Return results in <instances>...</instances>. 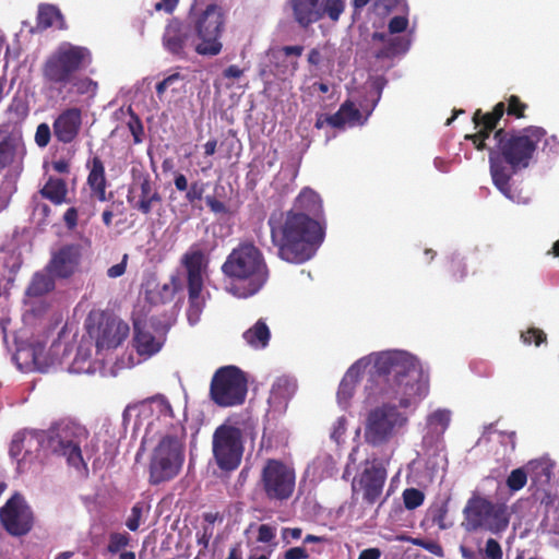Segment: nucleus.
Listing matches in <instances>:
<instances>
[{"label":"nucleus","mask_w":559,"mask_h":559,"mask_svg":"<svg viewBox=\"0 0 559 559\" xmlns=\"http://www.w3.org/2000/svg\"><path fill=\"white\" fill-rule=\"evenodd\" d=\"M530 469L535 474L536 478L544 477L545 481H549L551 476V467L545 461H532L528 463Z\"/></svg>","instance_id":"48"},{"label":"nucleus","mask_w":559,"mask_h":559,"mask_svg":"<svg viewBox=\"0 0 559 559\" xmlns=\"http://www.w3.org/2000/svg\"><path fill=\"white\" fill-rule=\"evenodd\" d=\"M225 13L221 5L211 3L199 13L191 26L194 34V51L203 57L218 56L223 50Z\"/></svg>","instance_id":"7"},{"label":"nucleus","mask_w":559,"mask_h":559,"mask_svg":"<svg viewBox=\"0 0 559 559\" xmlns=\"http://www.w3.org/2000/svg\"><path fill=\"white\" fill-rule=\"evenodd\" d=\"M527 104L521 100L516 95H511L508 98V105L503 102L496 104L491 111L483 112L481 109H477L473 115V123L476 132L473 134H466L465 139L471 141L477 151H484L487 147L486 140L489 139L504 112L508 116H512L516 119L525 117V110Z\"/></svg>","instance_id":"10"},{"label":"nucleus","mask_w":559,"mask_h":559,"mask_svg":"<svg viewBox=\"0 0 559 559\" xmlns=\"http://www.w3.org/2000/svg\"><path fill=\"white\" fill-rule=\"evenodd\" d=\"M50 139H51L50 127L46 122L39 123L36 128L35 136H34L36 145L38 147L44 148L49 144Z\"/></svg>","instance_id":"47"},{"label":"nucleus","mask_w":559,"mask_h":559,"mask_svg":"<svg viewBox=\"0 0 559 559\" xmlns=\"http://www.w3.org/2000/svg\"><path fill=\"white\" fill-rule=\"evenodd\" d=\"M259 486L269 501L285 502L295 492V468L280 459H267L261 468Z\"/></svg>","instance_id":"11"},{"label":"nucleus","mask_w":559,"mask_h":559,"mask_svg":"<svg viewBox=\"0 0 559 559\" xmlns=\"http://www.w3.org/2000/svg\"><path fill=\"white\" fill-rule=\"evenodd\" d=\"M90 173L87 175V185L90 189L107 186L105 166L99 156H93L87 162Z\"/></svg>","instance_id":"38"},{"label":"nucleus","mask_w":559,"mask_h":559,"mask_svg":"<svg viewBox=\"0 0 559 559\" xmlns=\"http://www.w3.org/2000/svg\"><path fill=\"white\" fill-rule=\"evenodd\" d=\"M309 554L304 547H293L284 552V559H308Z\"/></svg>","instance_id":"58"},{"label":"nucleus","mask_w":559,"mask_h":559,"mask_svg":"<svg viewBox=\"0 0 559 559\" xmlns=\"http://www.w3.org/2000/svg\"><path fill=\"white\" fill-rule=\"evenodd\" d=\"M304 49L301 45L283 46L278 50V55L283 56V59L275 64L276 74L285 79L294 76L299 68L298 58L302 55Z\"/></svg>","instance_id":"31"},{"label":"nucleus","mask_w":559,"mask_h":559,"mask_svg":"<svg viewBox=\"0 0 559 559\" xmlns=\"http://www.w3.org/2000/svg\"><path fill=\"white\" fill-rule=\"evenodd\" d=\"M81 260V246L68 243L51 253L46 271L56 278L67 280L79 271Z\"/></svg>","instance_id":"23"},{"label":"nucleus","mask_w":559,"mask_h":559,"mask_svg":"<svg viewBox=\"0 0 559 559\" xmlns=\"http://www.w3.org/2000/svg\"><path fill=\"white\" fill-rule=\"evenodd\" d=\"M484 552H485V556L487 559H502L501 546L493 538H489L486 542V547H485Z\"/></svg>","instance_id":"51"},{"label":"nucleus","mask_w":559,"mask_h":559,"mask_svg":"<svg viewBox=\"0 0 559 559\" xmlns=\"http://www.w3.org/2000/svg\"><path fill=\"white\" fill-rule=\"evenodd\" d=\"M341 107H347L344 111V119L347 123H354L360 119V111L355 107L354 103L346 100Z\"/></svg>","instance_id":"56"},{"label":"nucleus","mask_w":559,"mask_h":559,"mask_svg":"<svg viewBox=\"0 0 559 559\" xmlns=\"http://www.w3.org/2000/svg\"><path fill=\"white\" fill-rule=\"evenodd\" d=\"M0 524L14 537L25 536L33 530L35 514L22 493L14 492L0 508Z\"/></svg>","instance_id":"16"},{"label":"nucleus","mask_w":559,"mask_h":559,"mask_svg":"<svg viewBox=\"0 0 559 559\" xmlns=\"http://www.w3.org/2000/svg\"><path fill=\"white\" fill-rule=\"evenodd\" d=\"M128 254H123L121 262L110 266L107 270V276L110 278H117L122 276L127 270Z\"/></svg>","instance_id":"57"},{"label":"nucleus","mask_w":559,"mask_h":559,"mask_svg":"<svg viewBox=\"0 0 559 559\" xmlns=\"http://www.w3.org/2000/svg\"><path fill=\"white\" fill-rule=\"evenodd\" d=\"M495 145L487 146L489 169L495 187L508 199L515 201L512 176L526 168L545 131L539 127L522 130H493Z\"/></svg>","instance_id":"3"},{"label":"nucleus","mask_w":559,"mask_h":559,"mask_svg":"<svg viewBox=\"0 0 559 559\" xmlns=\"http://www.w3.org/2000/svg\"><path fill=\"white\" fill-rule=\"evenodd\" d=\"M414 544L420 546L421 548L426 549L427 551L435 556H443V548L438 542L419 539L415 540Z\"/></svg>","instance_id":"54"},{"label":"nucleus","mask_w":559,"mask_h":559,"mask_svg":"<svg viewBox=\"0 0 559 559\" xmlns=\"http://www.w3.org/2000/svg\"><path fill=\"white\" fill-rule=\"evenodd\" d=\"M307 60H308L309 64L318 67L323 60V55H322L321 49L312 48L308 53Z\"/></svg>","instance_id":"63"},{"label":"nucleus","mask_w":559,"mask_h":559,"mask_svg":"<svg viewBox=\"0 0 559 559\" xmlns=\"http://www.w3.org/2000/svg\"><path fill=\"white\" fill-rule=\"evenodd\" d=\"M82 127V111L78 107L62 110L53 120L52 131L58 142L72 143L79 135Z\"/></svg>","instance_id":"24"},{"label":"nucleus","mask_w":559,"mask_h":559,"mask_svg":"<svg viewBox=\"0 0 559 559\" xmlns=\"http://www.w3.org/2000/svg\"><path fill=\"white\" fill-rule=\"evenodd\" d=\"M183 461V445L180 439L174 435H165L153 450L150 460V483L159 485L175 478Z\"/></svg>","instance_id":"9"},{"label":"nucleus","mask_w":559,"mask_h":559,"mask_svg":"<svg viewBox=\"0 0 559 559\" xmlns=\"http://www.w3.org/2000/svg\"><path fill=\"white\" fill-rule=\"evenodd\" d=\"M144 404L148 405L152 412H157L164 418H174L173 407L166 396L157 394L147 399Z\"/></svg>","instance_id":"40"},{"label":"nucleus","mask_w":559,"mask_h":559,"mask_svg":"<svg viewBox=\"0 0 559 559\" xmlns=\"http://www.w3.org/2000/svg\"><path fill=\"white\" fill-rule=\"evenodd\" d=\"M230 281L227 292L238 298L255 295L266 284L270 270L263 252L252 241H241L221 266Z\"/></svg>","instance_id":"5"},{"label":"nucleus","mask_w":559,"mask_h":559,"mask_svg":"<svg viewBox=\"0 0 559 559\" xmlns=\"http://www.w3.org/2000/svg\"><path fill=\"white\" fill-rule=\"evenodd\" d=\"M267 225L271 241L283 261L300 264L310 260L324 239L320 223L295 211H274Z\"/></svg>","instance_id":"4"},{"label":"nucleus","mask_w":559,"mask_h":559,"mask_svg":"<svg viewBox=\"0 0 559 559\" xmlns=\"http://www.w3.org/2000/svg\"><path fill=\"white\" fill-rule=\"evenodd\" d=\"M45 441V431L24 429L14 433L9 453L11 457L16 460L20 472L25 469L27 461L37 456Z\"/></svg>","instance_id":"22"},{"label":"nucleus","mask_w":559,"mask_h":559,"mask_svg":"<svg viewBox=\"0 0 559 559\" xmlns=\"http://www.w3.org/2000/svg\"><path fill=\"white\" fill-rule=\"evenodd\" d=\"M155 332L153 323L134 322L133 346L140 356L151 357L162 349L164 338L162 335L157 336Z\"/></svg>","instance_id":"25"},{"label":"nucleus","mask_w":559,"mask_h":559,"mask_svg":"<svg viewBox=\"0 0 559 559\" xmlns=\"http://www.w3.org/2000/svg\"><path fill=\"white\" fill-rule=\"evenodd\" d=\"M248 380L246 373L236 366L218 368L211 381L210 396L222 407L241 405L247 396Z\"/></svg>","instance_id":"12"},{"label":"nucleus","mask_w":559,"mask_h":559,"mask_svg":"<svg viewBox=\"0 0 559 559\" xmlns=\"http://www.w3.org/2000/svg\"><path fill=\"white\" fill-rule=\"evenodd\" d=\"M407 26H408L407 17L401 16V15L392 17L388 25L389 33L391 35L400 34V33L404 32L407 28Z\"/></svg>","instance_id":"52"},{"label":"nucleus","mask_w":559,"mask_h":559,"mask_svg":"<svg viewBox=\"0 0 559 559\" xmlns=\"http://www.w3.org/2000/svg\"><path fill=\"white\" fill-rule=\"evenodd\" d=\"M181 264L187 272L188 318L191 321L192 317H199L203 307L201 293L203 289V269L205 267L204 252L198 246H192L182 255Z\"/></svg>","instance_id":"15"},{"label":"nucleus","mask_w":559,"mask_h":559,"mask_svg":"<svg viewBox=\"0 0 559 559\" xmlns=\"http://www.w3.org/2000/svg\"><path fill=\"white\" fill-rule=\"evenodd\" d=\"M521 340L525 345L535 344L536 346H539L547 342V335L538 328H528L526 331L521 333Z\"/></svg>","instance_id":"44"},{"label":"nucleus","mask_w":559,"mask_h":559,"mask_svg":"<svg viewBox=\"0 0 559 559\" xmlns=\"http://www.w3.org/2000/svg\"><path fill=\"white\" fill-rule=\"evenodd\" d=\"M542 504H545V516L543 520L545 528L550 533L559 535V499L545 493Z\"/></svg>","instance_id":"34"},{"label":"nucleus","mask_w":559,"mask_h":559,"mask_svg":"<svg viewBox=\"0 0 559 559\" xmlns=\"http://www.w3.org/2000/svg\"><path fill=\"white\" fill-rule=\"evenodd\" d=\"M509 524V512L504 503H492L491 510L483 528L492 533L504 531Z\"/></svg>","instance_id":"33"},{"label":"nucleus","mask_w":559,"mask_h":559,"mask_svg":"<svg viewBox=\"0 0 559 559\" xmlns=\"http://www.w3.org/2000/svg\"><path fill=\"white\" fill-rule=\"evenodd\" d=\"M294 21L299 27L307 29L324 16L338 22L345 11V0H289Z\"/></svg>","instance_id":"14"},{"label":"nucleus","mask_w":559,"mask_h":559,"mask_svg":"<svg viewBox=\"0 0 559 559\" xmlns=\"http://www.w3.org/2000/svg\"><path fill=\"white\" fill-rule=\"evenodd\" d=\"M242 432L228 424L219 425L212 437V452L216 465L224 472L239 467L243 455Z\"/></svg>","instance_id":"13"},{"label":"nucleus","mask_w":559,"mask_h":559,"mask_svg":"<svg viewBox=\"0 0 559 559\" xmlns=\"http://www.w3.org/2000/svg\"><path fill=\"white\" fill-rule=\"evenodd\" d=\"M128 111L130 115V119L128 121V128H129L131 134L133 135L134 143L135 144L141 143L142 136L144 133L143 123H142L140 117L132 110L131 107H129Z\"/></svg>","instance_id":"45"},{"label":"nucleus","mask_w":559,"mask_h":559,"mask_svg":"<svg viewBox=\"0 0 559 559\" xmlns=\"http://www.w3.org/2000/svg\"><path fill=\"white\" fill-rule=\"evenodd\" d=\"M289 211H295L317 219L322 214V200L320 195L310 188H304L294 201Z\"/></svg>","instance_id":"30"},{"label":"nucleus","mask_w":559,"mask_h":559,"mask_svg":"<svg viewBox=\"0 0 559 559\" xmlns=\"http://www.w3.org/2000/svg\"><path fill=\"white\" fill-rule=\"evenodd\" d=\"M127 201L142 215L148 216L163 207V195L148 175L141 176L128 190Z\"/></svg>","instance_id":"20"},{"label":"nucleus","mask_w":559,"mask_h":559,"mask_svg":"<svg viewBox=\"0 0 559 559\" xmlns=\"http://www.w3.org/2000/svg\"><path fill=\"white\" fill-rule=\"evenodd\" d=\"M27 154L21 127L11 121L0 123V170L12 168L17 175L24 169Z\"/></svg>","instance_id":"17"},{"label":"nucleus","mask_w":559,"mask_h":559,"mask_svg":"<svg viewBox=\"0 0 559 559\" xmlns=\"http://www.w3.org/2000/svg\"><path fill=\"white\" fill-rule=\"evenodd\" d=\"M372 362L371 373L384 378L386 388L381 394L386 399L399 400V406L407 408L412 399H421L428 393V376L420 361L404 350H385L353 364L343 377L338 390L340 402H347L354 394L362 371Z\"/></svg>","instance_id":"1"},{"label":"nucleus","mask_w":559,"mask_h":559,"mask_svg":"<svg viewBox=\"0 0 559 559\" xmlns=\"http://www.w3.org/2000/svg\"><path fill=\"white\" fill-rule=\"evenodd\" d=\"M9 115H13L15 122L13 126L21 127L20 124L27 118L29 114V106L27 102L21 97H13L7 109Z\"/></svg>","instance_id":"41"},{"label":"nucleus","mask_w":559,"mask_h":559,"mask_svg":"<svg viewBox=\"0 0 559 559\" xmlns=\"http://www.w3.org/2000/svg\"><path fill=\"white\" fill-rule=\"evenodd\" d=\"M142 511L143 509L140 503H136L132 507L131 514L126 522V525L130 531L135 532L139 528Z\"/></svg>","instance_id":"50"},{"label":"nucleus","mask_w":559,"mask_h":559,"mask_svg":"<svg viewBox=\"0 0 559 559\" xmlns=\"http://www.w3.org/2000/svg\"><path fill=\"white\" fill-rule=\"evenodd\" d=\"M39 193L53 204L60 205L67 198V183L61 178L49 177L45 186L39 190Z\"/></svg>","instance_id":"32"},{"label":"nucleus","mask_w":559,"mask_h":559,"mask_svg":"<svg viewBox=\"0 0 559 559\" xmlns=\"http://www.w3.org/2000/svg\"><path fill=\"white\" fill-rule=\"evenodd\" d=\"M276 536V528L269 524H261L258 528L257 542L269 544L274 540Z\"/></svg>","instance_id":"49"},{"label":"nucleus","mask_w":559,"mask_h":559,"mask_svg":"<svg viewBox=\"0 0 559 559\" xmlns=\"http://www.w3.org/2000/svg\"><path fill=\"white\" fill-rule=\"evenodd\" d=\"M50 27L64 31L68 28V25L63 14L57 5L40 3L37 8L36 26L31 28V33H41Z\"/></svg>","instance_id":"26"},{"label":"nucleus","mask_w":559,"mask_h":559,"mask_svg":"<svg viewBox=\"0 0 559 559\" xmlns=\"http://www.w3.org/2000/svg\"><path fill=\"white\" fill-rule=\"evenodd\" d=\"M447 272L453 283L462 282L467 275V263L464 257L453 254L448 261Z\"/></svg>","instance_id":"39"},{"label":"nucleus","mask_w":559,"mask_h":559,"mask_svg":"<svg viewBox=\"0 0 559 559\" xmlns=\"http://www.w3.org/2000/svg\"><path fill=\"white\" fill-rule=\"evenodd\" d=\"M91 62L92 55L86 47L68 41L61 43L40 66L45 94L60 97L62 100L73 96L94 98L98 83L90 76L79 75Z\"/></svg>","instance_id":"2"},{"label":"nucleus","mask_w":559,"mask_h":559,"mask_svg":"<svg viewBox=\"0 0 559 559\" xmlns=\"http://www.w3.org/2000/svg\"><path fill=\"white\" fill-rule=\"evenodd\" d=\"M45 435L47 447L52 453L66 457L67 463L75 469L87 468L82 454V445L84 444V449L87 451L90 432L84 426L61 420L52 425Z\"/></svg>","instance_id":"6"},{"label":"nucleus","mask_w":559,"mask_h":559,"mask_svg":"<svg viewBox=\"0 0 559 559\" xmlns=\"http://www.w3.org/2000/svg\"><path fill=\"white\" fill-rule=\"evenodd\" d=\"M460 550H461L462 557L464 559H480L481 558V551H476L466 546H461Z\"/></svg>","instance_id":"64"},{"label":"nucleus","mask_w":559,"mask_h":559,"mask_svg":"<svg viewBox=\"0 0 559 559\" xmlns=\"http://www.w3.org/2000/svg\"><path fill=\"white\" fill-rule=\"evenodd\" d=\"M270 337V329L262 319L243 333L245 341L254 348H264L269 344Z\"/></svg>","instance_id":"35"},{"label":"nucleus","mask_w":559,"mask_h":559,"mask_svg":"<svg viewBox=\"0 0 559 559\" xmlns=\"http://www.w3.org/2000/svg\"><path fill=\"white\" fill-rule=\"evenodd\" d=\"M63 221L68 228H74L78 225V210L69 207L63 215Z\"/></svg>","instance_id":"61"},{"label":"nucleus","mask_w":559,"mask_h":559,"mask_svg":"<svg viewBox=\"0 0 559 559\" xmlns=\"http://www.w3.org/2000/svg\"><path fill=\"white\" fill-rule=\"evenodd\" d=\"M130 543V535L128 533H111L107 545V550L110 554H117Z\"/></svg>","instance_id":"46"},{"label":"nucleus","mask_w":559,"mask_h":559,"mask_svg":"<svg viewBox=\"0 0 559 559\" xmlns=\"http://www.w3.org/2000/svg\"><path fill=\"white\" fill-rule=\"evenodd\" d=\"M163 48L177 59H186L190 48L194 49V34L190 23L170 19L162 36Z\"/></svg>","instance_id":"19"},{"label":"nucleus","mask_w":559,"mask_h":559,"mask_svg":"<svg viewBox=\"0 0 559 559\" xmlns=\"http://www.w3.org/2000/svg\"><path fill=\"white\" fill-rule=\"evenodd\" d=\"M386 480V471L381 465L366 467L352 481L353 496L361 493L362 501L368 506L379 503L381 507L386 497L382 498Z\"/></svg>","instance_id":"18"},{"label":"nucleus","mask_w":559,"mask_h":559,"mask_svg":"<svg viewBox=\"0 0 559 559\" xmlns=\"http://www.w3.org/2000/svg\"><path fill=\"white\" fill-rule=\"evenodd\" d=\"M408 418L399 406L382 403L370 409L365 421V441L371 447L389 443L406 426Z\"/></svg>","instance_id":"8"},{"label":"nucleus","mask_w":559,"mask_h":559,"mask_svg":"<svg viewBox=\"0 0 559 559\" xmlns=\"http://www.w3.org/2000/svg\"><path fill=\"white\" fill-rule=\"evenodd\" d=\"M347 109V107H340V109L325 118V121L329 126L333 128H343L347 122L344 119V111Z\"/></svg>","instance_id":"55"},{"label":"nucleus","mask_w":559,"mask_h":559,"mask_svg":"<svg viewBox=\"0 0 559 559\" xmlns=\"http://www.w3.org/2000/svg\"><path fill=\"white\" fill-rule=\"evenodd\" d=\"M55 276L47 273L37 272L34 274L26 294L29 297H41L55 288Z\"/></svg>","instance_id":"37"},{"label":"nucleus","mask_w":559,"mask_h":559,"mask_svg":"<svg viewBox=\"0 0 559 559\" xmlns=\"http://www.w3.org/2000/svg\"><path fill=\"white\" fill-rule=\"evenodd\" d=\"M297 385L296 382L287 377H280L273 383L270 401L274 403H286L296 392Z\"/></svg>","instance_id":"36"},{"label":"nucleus","mask_w":559,"mask_h":559,"mask_svg":"<svg viewBox=\"0 0 559 559\" xmlns=\"http://www.w3.org/2000/svg\"><path fill=\"white\" fill-rule=\"evenodd\" d=\"M425 495L417 488H407L403 491V501L407 510H414L424 503Z\"/></svg>","instance_id":"42"},{"label":"nucleus","mask_w":559,"mask_h":559,"mask_svg":"<svg viewBox=\"0 0 559 559\" xmlns=\"http://www.w3.org/2000/svg\"><path fill=\"white\" fill-rule=\"evenodd\" d=\"M382 551L377 547L367 548L360 551L358 559H380Z\"/></svg>","instance_id":"62"},{"label":"nucleus","mask_w":559,"mask_h":559,"mask_svg":"<svg viewBox=\"0 0 559 559\" xmlns=\"http://www.w3.org/2000/svg\"><path fill=\"white\" fill-rule=\"evenodd\" d=\"M174 185L177 191L186 192L185 200L192 209L202 210L201 202L205 192L206 183L201 180L188 182L187 177L181 173H176Z\"/></svg>","instance_id":"29"},{"label":"nucleus","mask_w":559,"mask_h":559,"mask_svg":"<svg viewBox=\"0 0 559 559\" xmlns=\"http://www.w3.org/2000/svg\"><path fill=\"white\" fill-rule=\"evenodd\" d=\"M527 483V474L524 468L513 469L507 478V486L511 491L521 490Z\"/></svg>","instance_id":"43"},{"label":"nucleus","mask_w":559,"mask_h":559,"mask_svg":"<svg viewBox=\"0 0 559 559\" xmlns=\"http://www.w3.org/2000/svg\"><path fill=\"white\" fill-rule=\"evenodd\" d=\"M301 534L302 530L300 527H284L282 530V539L286 544H289L290 539H299Z\"/></svg>","instance_id":"59"},{"label":"nucleus","mask_w":559,"mask_h":559,"mask_svg":"<svg viewBox=\"0 0 559 559\" xmlns=\"http://www.w3.org/2000/svg\"><path fill=\"white\" fill-rule=\"evenodd\" d=\"M178 3L179 0H160L159 2L155 3L154 9L155 11H165L166 13L171 14L177 8Z\"/></svg>","instance_id":"60"},{"label":"nucleus","mask_w":559,"mask_h":559,"mask_svg":"<svg viewBox=\"0 0 559 559\" xmlns=\"http://www.w3.org/2000/svg\"><path fill=\"white\" fill-rule=\"evenodd\" d=\"M491 501L478 495H473L465 506L464 515L472 530L483 528L492 507Z\"/></svg>","instance_id":"27"},{"label":"nucleus","mask_w":559,"mask_h":559,"mask_svg":"<svg viewBox=\"0 0 559 559\" xmlns=\"http://www.w3.org/2000/svg\"><path fill=\"white\" fill-rule=\"evenodd\" d=\"M206 205L210 207V210L215 214H228L229 210L227 205L223 202L216 199L214 195H207L205 198Z\"/></svg>","instance_id":"53"},{"label":"nucleus","mask_w":559,"mask_h":559,"mask_svg":"<svg viewBox=\"0 0 559 559\" xmlns=\"http://www.w3.org/2000/svg\"><path fill=\"white\" fill-rule=\"evenodd\" d=\"M372 40L383 44V47L376 52L378 59L394 58L405 53L411 46V40L406 36H393L378 32L372 34Z\"/></svg>","instance_id":"28"},{"label":"nucleus","mask_w":559,"mask_h":559,"mask_svg":"<svg viewBox=\"0 0 559 559\" xmlns=\"http://www.w3.org/2000/svg\"><path fill=\"white\" fill-rule=\"evenodd\" d=\"M130 328L121 319L100 313L97 326L90 330V334L96 340L97 350L117 348L129 335Z\"/></svg>","instance_id":"21"}]
</instances>
